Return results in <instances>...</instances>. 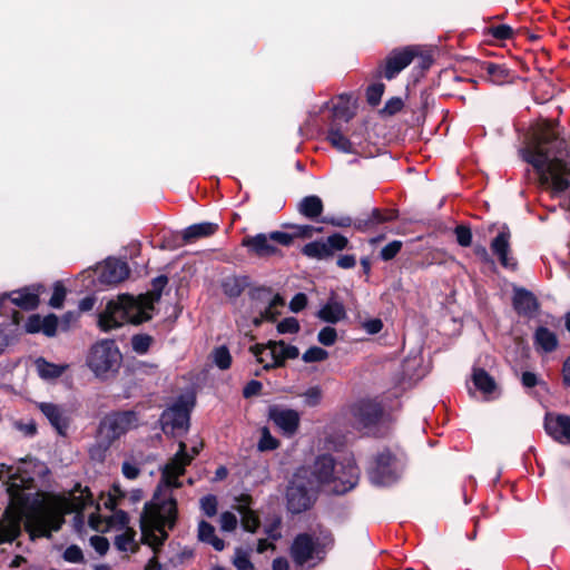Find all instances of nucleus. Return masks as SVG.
<instances>
[{
	"label": "nucleus",
	"mask_w": 570,
	"mask_h": 570,
	"mask_svg": "<svg viewBox=\"0 0 570 570\" xmlns=\"http://www.w3.org/2000/svg\"><path fill=\"white\" fill-rule=\"evenodd\" d=\"M401 472L400 461L390 451L384 450L374 458L368 476L375 485H390L399 479Z\"/></svg>",
	"instance_id": "10"
},
{
	"label": "nucleus",
	"mask_w": 570,
	"mask_h": 570,
	"mask_svg": "<svg viewBox=\"0 0 570 570\" xmlns=\"http://www.w3.org/2000/svg\"><path fill=\"white\" fill-rule=\"evenodd\" d=\"M332 542V537L327 532H322L318 535L299 534L291 547V556L298 566L309 561H321Z\"/></svg>",
	"instance_id": "7"
},
{
	"label": "nucleus",
	"mask_w": 570,
	"mask_h": 570,
	"mask_svg": "<svg viewBox=\"0 0 570 570\" xmlns=\"http://www.w3.org/2000/svg\"><path fill=\"white\" fill-rule=\"evenodd\" d=\"M7 520H0V542L12 541L20 533V518L9 512L6 513Z\"/></svg>",
	"instance_id": "34"
},
{
	"label": "nucleus",
	"mask_w": 570,
	"mask_h": 570,
	"mask_svg": "<svg viewBox=\"0 0 570 570\" xmlns=\"http://www.w3.org/2000/svg\"><path fill=\"white\" fill-rule=\"evenodd\" d=\"M534 344L544 353L554 351L558 346L557 335L547 327H539L534 333Z\"/></svg>",
	"instance_id": "33"
},
{
	"label": "nucleus",
	"mask_w": 570,
	"mask_h": 570,
	"mask_svg": "<svg viewBox=\"0 0 570 570\" xmlns=\"http://www.w3.org/2000/svg\"><path fill=\"white\" fill-rule=\"evenodd\" d=\"M198 539L212 544L217 551H222L225 548L224 541L215 534V528L206 521L198 523Z\"/></svg>",
	"instance_id": "35"
},
{
	"label": "nucleus",
	"mask_w": 570,
	"mask_h": 570,
	"mask_svg": "<svg viewBox=\"0 0 570 570\" xmlns=\"http://www.w3.org/2000/svg\"><path fill=\"white\" fill-rule=\"evenodd\" d=\"M35 364L39 376L43 380L58 379L68 368L67 364L49 363L43 357L37 358Z\"/></svg>",
	"instance_id": "31"
},
{
	"label": "nucleus",
	"mask_w": 570,
	"mask_h": 570,
	"mask_svg": "<svg viewBox=\"0 0 570 570\" xmlns=\"http://www.w3.org/2000/svg\"><path fill=\"white\" fill-rule=\"evenodd\" d=\"M401 248L402 242L393 240L382 248L380 256L383 261H390L396 256Z\"/></svg>",
	"instance_id": "53"
},
{
	"label": "nucleus",
	"mask_w": 570,
	"mask_h": 570,
	"mask_svg": "<svg viewBox=\"0 0 570 570\" xmlns=\"http://www.w3.org/2000/svg\"><path fill=\"white\" fill-rule=\"evenodd\" d=\"M309 470L299 468L294 473L286 492L287 509L292 513H301L311 508L313 504L312 492L316 488H309L308 484Z\"/></svg>",
	"instance_id": "8"
},
{
	"label": "nucleus",
	"mask_w": 570,
	"mask_h": 570,
	"mask_svg": "<svg viewBox=\"0 0 570 570\" xmlns=\"http://www.w3.org/2000/svg\"><path fill=\"white\" fill-rule=\"evenodd\" d=\"M219 523L223 531L232 532L236 529L238 520L234 513L226 511L220 514Z\"/></svg>",
	"instance_id": "51"
},
{
	"label": "nucleus",
	"mask_w": 570,
	"mask_h": 570,
	"mask_svg": "<svg viewBox=\"0 0 570 570\" xmlns=\"http://www.w3.org/2000/svg\"><path fill=\"white\" fill-rule=\"evenodd\" d=\"M295 229L294 234H291L294 237H312L314 233L321 232L322 228H315L311 225H294Z\"/></svg>",
	"instance_id": "59"
},
{
	"label": "nucleus",
	"mask_w": 570,
	"mask_h": 570,
	"mask_svg": "<svg viewBox=\"0 0 570 570\" xmlns=\"http://www.w3.org/2000/svg\"><path fill=\"white\" fill-rule=\"evenodd\" d=\"M63 558L68 562L77 563V562L82 561L83 554L79 547L70 546L65 550Z\"/></svg>",
	"instance_id": "57"
},
{
	"label": "nucleus",
	"mask_w": 570,
	"mask_h": 570,
	"mask_svg": "<svg viewBox=\"0 0 570 570\" xmlns=\"http://www.w3.org/2000/svg\"><path fill=\"white\" fill-rule=\"evenodd\" d=\"M135 535L136 532L132 529L126 528L122 533L116 535V548L120 551H132L135 547Z\"/></svg>",
	"instance_id": "37"
},
{
	"label": "nucleus",
	"mask_w": 570,
	"mask_h": 570,
	"mask_svg": "<svg viewBox=\"0 0 570 570\" xmlns=\"http://www.w3.org/2000/svg\"><path fill=\"white\" fill-rule=\"evenodd\" d=\"M328 356L327 351L318 346L309 347L302 356L305 363L321 362L326 360Z\"/></svg>",
	"instance_id": "45"
},
{
	"label": "nucleus",
	"mask_w": 570,
	"mask_h": 570,
	"mask_svg": "<svg viewBox=\"0 0 570 570\" xmlns=\"http://www.w3.org/2000/svg\"><path fill=\"white\" fill-rule=\"evenodd\" d=\"M41 285L26 287L9 294L11 302L27 311L35 309L39 305V294Z\"/></svg>",
	"instance_id": "21"
},
{
	"label": "nucleus",
	"mask_w": 570,
	"mask_h": 570,
	"mask_svg": "<svg viewBox=\"0 0 570 570\" xmlns=\"http://www.w3.org/2000/svg\"><path fill=\"white\" fill-rule=\"evenodd\" d=\"M337 333L334 327L326 326L318 332L317 340L325 346H331L336 342Z\"/></svg>",
	"instance_id": "50"
},
{
	"label": "nucleus",
	"mask_w": 570,
	"mask_h": 570,
	"mask_svg": "<svg viewBox=\"0 0 570 570\" xmlns=\"http://www.w3.org/2000/svg\"><path fill=\"white\" fill-rule=\"evenodd\" d=\"M66 294H67V291H66L65 286L60 282L55 283L53 293L49 301V305L52 308H61L63 306Z\"/></svg>",
	"instance_id": "44"
},
{
	"label": "nucleus",
	"mask_w": 570,
	"mask_h": 570,
	"mask_svg": "<svg viewBox=\"0 0 570 570\" xmlns=\"http://www.w3.org/2000/svg\"><path fill=\"white\" fill-rule=\"evenodd\" d=\"M92 503L89 490L79 485L68 497L48 495L27 512L26 530L32 539L49 538L52 532L61 528L66 514L71 512L79 514Z\"/></svg>",
	"instance_id": "2"
},
{
	"label": "nucleus",
	"mask_w": 570,
	"mask_h": 570,
	"mask_svg": "<svg viewBox=\"0 0 570 570\" xmlns=\"http://www.w3.org/2000/svg\"><path fill=\"white\" fill-rule=\"evenodd\" d=\"M213 362L220 370H227L232 364V356L226 346H218L213 351Z\"/></svg>",
	"instance_id": "39"
},
{
	"label": "nucleus",
	"mask_w": 570,
	"mask_h": 570,
	"mask_svg": "<svg viewBox=\"0 0 570 570\" xmlns=\"http://www.w3.org/2000/svg\"><path fill=\"white\" fill-rule=\"evenodd\" d=\"M455 236L458 243L463 246L468 247L471 245L472 242V233L469 227L460 225L455 228Z\"/></svg>",
	"instance_id": "55"
},
{
	"label": "nucleus",
	"mask_w": 570,
	"mask_h": 570,
	"mask_svg": "<svg viewBox=\"0 0 570 570\" xmlns=\"http://www.w3.org/2000/svg\"><path fill=\"white\" fill-rule=\"evenodd\" d=\"M13 428L24 436H33L37 433V425L33 420L27 422L14 421Z\"/></svg>",
	"instance_id": "54"
},
{
	"label": "nucleus",
	"mask_w": 570,
	"mask_h": 570,
	"mask_svg": "<svg viewBox=\"0 0 570 570\" xmlns=\"http://www.w3.org/2000/svg\"><path fill=\"white\" fill-rule=\"evenodd\" d=\"M79 313L77 312H67L62 315L61 321L59 322L62 331H68L72 324L78 321Z\"/></svg>",
	"instance_id": "64"
},
{
	"label": "nucleus",
	"mask_w": 570,
	"mask_h": 570,
	"mask_svg": "<svg viewBox=\"0 0 570 570\" xmlns=\"http://www.w3.org/2000/svg\"><path fill=\"white\" fill-rule=\"evenodd\" d=\"M120 362L121 354L111 340H102L95 344L87 357V365L100 379H106L117 372Z\"/></svg>",
	"instance_id": "6"
},
{
	"label": "nucleus",
	"mask_w": 570,
	"mask_h": 570,
	"mask_svg": "<svg viewBox=\"0 0 570 570\" xmlns=\"http://www.w3.org/2000/svg\"><path fill=\"white\" fill-rule=\"evenodd\" d=\"M394 218L393 214H390L387 216L383 215L379 209H373L371 215L365 222H357L355 224V227L358 230H365V228L370 225L380 224L383 222L392 220Z\"/></svg>",
	"instance_id": "41"
},
{
	"label": "nucleus",
	"mask_w": 570,
	"mask_h": 570,
	"mask_svg": "<svg viewBox=\"0 0 570 570\" xmlns=\"http://www.w3.org/2000/svg\"><path fill=\"white\" fill-rule=\"evenodd\" d=\"M233 564L237 570H254V564L250 561V552L243 548L235 549Z\"/></svg>",
	"instance_id": "38"
},
{
	"label": "nucleus",
	"mask_w": 570,
	"mask_h": 570,
	"mask_svg": "<svg viewBox=\"0 0 570 570\" xmlns=\"http://www.w3.org/2000/svg\"><path fill=\"white\" fill-rule=\"evenodd\" d=\"M472 381L474 386L490 401L499 397L500 389L494 379L483 368H474Z\"/></svg>",
	"instance_id": "20"
},
{
	"label": "nucleus",
	"mask_w": 570,
	"mask_h": 570,
	"mask_svg": "<svg viewBox=\"0 0 570 570\" xmlns=\"http://www.w3.org/2000/svg\"><path fill=\"white\" fill-rule=\"evenodd\" d=\"M200 508L208 517H214L217 512V499L215 495H205L200 499Z\"/></svg>",
	"instance_id": "52"
},
{
	"label": "nucleus",
	"mask_w": 570,
	"mask_h": 570,
	"mask_svg": "<svg viewBox=\"0 0 570 570\" xmlns=\"http://www.w3.org/2000/svg\"><path fill=\"white\" fill-rule=\"evenodd\" d=\"M38 407L50 422V424L55 428V430L60 435H66L71 422L70 412L65 406L50 402L39 403Z\"/></svg>",
	"instance_id": "14"
},
{
	"label": "nucleus",
	"mask_w": 570,
	"mask_h": 570,
	"mask_svg": "<svg viewBox=\"0 0 570 570\" xmlns=\"http://www.w3.org/2000/svg\"><path fill=\"white\" fill-rule=\"evenodd\" d=\"M59 326V320L55 314L41 317L42 333L49 337L55 336Z\"/></svg>",
	"instance_id": "46"
},
{
	"label": "nucleus",
	"mask_w": 570,
	"mask_h": 570,
	"mask_svg": "<svg viewBox=\"0 0 570 570\" xmlns=\"http://www.w3.org/2000/svg\"><path fill=\"white\" fill-rule=\"evenodd\" d=\"M491 33L494 38L504 40V39H509L512 37L513 30L508 24H500V26L493 27L491 29Z\"/></svg>",
	"instance_id": "61"
},
{
	"label": "nucleus",
	"mask_w": 570,
	"mask_h": 570,
	"mask_svg": "<svg viewBox=\"0 0 570 570\" xmlns=\"http://www.w3.org/2000/svg\"><path fill=\"white\" fill-rule=\"evenodd\" d=\"M217 224L204 222L188 226L183 233L185 243L213 235L217 230Z\"/></svg>",
	"instance_id": "29"
},
{
	"label": "nucleus",
	"mask_w": 570,
	"mask_h": 570,
	"mask_svg": "<svg viewBox=\"0 0 570 570\" xmlns=\"http://www.w3.org/2000/svg\"><path fill=\"white\" fill-rule=\"evenodd\" d=\"M129 517L122 510H117L109 518L108 521H102L99 515L91 513L89 515V525L96 531H105L109 527H119L120 529L126 530L128 528Z\"/></svg>",
	"instance_id": "23"
},
{
	"label": "nucleus",
	"mask_w": 570,
	"mask_h": 570,
	"mask_svg": "<svg viewBox=\"0 0 570 570\" xmlns=\"http://www.w3.org/2000/svg\"><path fill=\"white\" fill-rule=\"evenodd\" d=\"M327 140L330 144L336 148L338 151L344 154H354L355 148L352 141L337 128L335 125H332L327 132Z\"/></svg>",
	"instance_id": "32"
},
{
	"label": "nucleus",
	"mask_w": 570,
	"mask_h": 570,
	"mask_svg": "<svg viewBox=\"0 0 570 570\" xmlns=\"http://www.w3.org/2000/svg\"><path fill=\"white\" fill-rule=\"evenodd\" d=\"M269 419L288 436L293 435L299 425V414L292 409L272 407Z\"/></svg>",
	"instance_id": "17"
},
{
	"label": "nucleus",
	"mask_w": 570,
	"mask_h": 570,
	"mask_svg": "<svg viewBox=\"0 0 570 570\" xmlns=\"http://www.w3.org/2000/svg\"><path fill=\"white\" fill-rule=\"evenodd\" d=\"M551 142L550 135H542L523 148L521 156L535 169L542 185L561 193L570 186V165L564 159L563 142H556L552 148H548L547 145Z\"/></svg>",
	"instance_id": "4"
},
{
	"label": "nucleus",
	"mask_w": 570,
	"mask_h": 570,
	"mask_svg": "<svg viewBox=\"0 0 570 570\" xmlns=\"http://www.w3.org/2000/svg\"><path fill=\"white\" fill-rule=\"evenodd\" d=\"M348 239L342 234H333L325 240H315L303 247V254L311 258L326 259L332 257L336 252L347 247Z\"/></svg>",
	"instance_id": "12"
},
{
	"label": "nucleus",
	"mask_w": 570,
	"mask_h": 570,
	"mask_svg": "<svg viewBox=\"0 0 570 570\" xmlns=\"http://www.w3.org/2000/svg\"><path fill=\"white\" fill-rule=\"evenodd\" d=\"M297 210L304 217L314 219L322 214L323 202L318 196H306L298 203Z\"/></svg>",
	"instance_id": "30"
},
{
	"label": "nucleus",
	"mask_w": 570,
	"mask_h": 570,
	"mask_svg": "<svg viewBox=\"0 0 570 570\" xmlns=\"http://www.w3.org/2000/svg\"><path fill=\"white\" fill-rule=\"evenodd\" d=\"M284 305V299L278 294L267 299V306L259 311V314L253 317V324L258 327L264 321H275L279 315V308Z\"/></svg>",
	"instance_id": "27"
},
{
	"label": "nucleus",
	"mask_w": 570,
	"mask_h": 570,
	"mask_svg": "<svg viewBox=\"0 0 570 570\" xmlns=\"http://www.w3.org/2000/svg\"><path fill=\"white\" fill-rule=\"evenodd\" d=\"M304 402L308 406H315L320 403L322 399V391L317 386L309 387L304 394Z\"/></svg>",
	"instance_id": "56"
},
{
	"label": "nucleus",
	"mask_w": 570,
	"mask_h": 570,
	"mask_svg": "<svg viewBox=\"0 0 570 570\" xmlns=\"http://www.w3.org/2000/svg\"><path fill=\"white\" fill-rule=\"evenodd\" d=\"M268 362L282 366L286 360H294L299 355V351L294 345H288L284 341H269Z\"/></svg>",
	"instance_id": "19"
},
{
	"label": "nucleus",
	"mask_w": 570,
	"mask_h": 570,
	"mask_svg": "<svg viewBox=\"0 0 570 570\" xmlns=\"http://www.w3.org/2000/svg\"><path fill=\"white\" fill-rule=\"evenodd\" d=\"M90 544L100 556H104L109 549L108 540L101 535L91 537Z\"/></svg>",
	"instance_id": "58"
},
{
	"label": "nucleus",
	"mask_w": 570,
	"mask_h": 570,
	"mask_svg": "<svg viewBox=\"0 0 570 570\" xmlns=\"http://www.w3.org/2000/svg\"><path fill=\"white\" fill-rule=\"evenodd\" d=\"M139 425V419L134 411L111 413L100 422V434L109 442L121 438Z\"/></svg>",
	"instance_id": "11"
},
{
	"label": "nucleus",
	"mask_w": 570,
	"mask_h": 570,
	"mask_svg": "<svg viewBox=\"0 0 570 570\" xmlns=\"http://www.w3.org/2000/svg\"><path fill=\"white\" fill-rule=\"evenodd\" d=\"M484 69L493 83H501L508 76V70L500 65L488 62Z\"/></svg>",
	"instance_id": "42"
},
{
	"label": "nucleus",
	"mask_w": 570,
	"mask_h": 570,
	"mask_svg": "<svg viewBox=\"0 0 570 570\" xmlns=\"http://www.w3.org/2000/svg\"><path fill=\"white\" fill-rule=\"evenodd\" d=\"M317 317L335 324L346 317V312L342 303L332 298L318 311Z\"/></svg>",
	"instance_id": "28"
},
{
	"label": "nucleus",
	"mask_w": 570,
	"mask_h": 570,
	"mask_svg": "<svg viewBox=\"0 0 570 570\" xmlns=\"http://www.w3.org/2000/svg\"><path fill=\"white\" fill-rule=\"evenodd\" d=\"M416 55L417 50L412 47L392 51L386 58L384 77L389 80L393 79L412 62Z\"/></svg>",
	"instance_id": "16"
},
{
	"label": "nucleus",
	"mask_w": 570,
	"mask_h": 570,
	"mask_svg": "<svg viewBox=\"0 0 570 570\" xmlns=\"http://www.w3.org/2000/svg\"><path fill=\"white\" fill-rule=\"evenodd\" d=\"M335 119L350 121L355 116V102L351 97L341 96L338 102L333 108Z\"/></svg>",
	"instance_id": "36"
},
{
	"label": "nucleus",
	"mask_w": 570,
	"mask_h": 570,
	"mask_svg": "<svg viewBox=\"0 0 570 570\" xmlns=\"http://www.w3.org/2000/svg\"><path fill=\"white\" fill-rule=\"evenodd\" d=\"M24 328H26V332H28V333H32V334L39 333V332L42 333L41 316L38 314H33V315L29 316V318L27 320V322L24 324Z\"/></svg>",
	"instance_id": "60"
},
{
	"label": "nucleus",
	"mask_w": 570,
	"mask_h": 570,
	"mask_svg": "<svg viewBox=\"0 0 570 570\" xmlns=\"http://www.w3.org/2000/svg\"><path fill=\"white\" fill-rule=\"evenodd\" d=\"M513 306L519 314L532 316L538 309V302L531 292L519 288L514 292Z\"/></svg>",
	"instance_id": "24"
},
{
	"label": "nucleus",
	"mask_w": 570,
	"mask_h": 570,
	"mask_svg": "<svg viewBox=\"0 0 570 570\" xmlns=\"http://www.w3.org/2000/svg\"><path fill=\"white\" fill-rule=\"evenodd\" d=\"M140 473V469L139 466L136 464V463H132V462H129V461H125L122 463V474L129 479V480H134L136 479Z\"/></svg>",
	"instance_id": "63"
},
{
	"label": "nucleus",
	"mask_w": 570,
	"mask_h": 570,
	"mask_svg": "<svg viewBox=\"0 0 570 570\" xmlns=\"http://www.w3.org/2000/svg\"><path fill=\"white\" fill-rule=\"evenodd\" d=\"M546 432L561 444H570V416L549 413L544 419Z\"/></svg>",
	"instance_id": "15"
},
{
	"label": "nucleus",
	"mask_w": 570,
	"mask_h": 570,
	"mask_svg": "<svg viewBox=\"0 0 570 570\" xmlns=\"http://www.w3.org/2000/svg\"><path fill=\"white\" fill-rule=\"evenodd\" d=\"M307 304V297L304 293H297L289 302V309L294 313L302 311Z\"/></svg>",
	"instance_id": "62"
},
{
	"label": "nucleus",
	"mask_w": 570,
	"mask_h": 570,
	"mask_svg": "<svg viewBox=\"0 0 570 570\" xmlns=\"http://www.w3.org/2000/svg\"><path fill=\"white\" fill-rule=\"evenodd\" d=\"M299 331V323L295 317H286L277 324L279 334H294Z\"/></svg>",
	"instance_id": "48"
},
{
	"label": "nucleus",
	"mask_w": 570,
	"mask_h": 570,
	"mask_svg": "<svg viewBox=\"0 0 570 570\" xmlns=\"http://www.w3.org/2000/svg\"><path fill=\"white\" fill-rule=\"evenodd\" d=\"M510 234L507 230H502L499 235L492 240L491 249L499 257L502 266L507 268H513L515 266V262L513 258L509 257L510 244H509Z\"/></svg>",
	"instance_id": "25"
},
{
	"label": "nucleus",
	"mask_w": 570,
	"mask_h": 570,
	"mask_svg": "<svg viewBox=\"0 0 570 570\" xmlns=\"http://www.w3.org/2000/svg\"><path fill=\"white\" fill-rule=\"evenodd\" d=\"M384 92L383 83H373L367 88L366 98L371 106H376L381 101V98Z\"/></svg>",
	"instance_id": "49"
},
{
	"label": "nucleus",
	"mask_w": 570,
	"mask_h": 570,
	"mask_svg": "<svg viewBox=\"0 0 570 570\" xmlns=\"http://www.w3.org/2000/svg\"><path fill=\"white\" fill-rule=\"evenodd\" d=\"M160 423L166 434L175 436L185 433L189 428L188 409L181 403L174 404L163 412Z\"/></svg>",
	"instance_id": "13"
},
{
	"label": "nucleus",
	"mask_w": 570,
	"mask_h": 570,
	"mask_svg": "<svg viewBox=\"0 0 570 570\" xmlns=\"http://www.w3.org/2000/svg\"><path fill=\"white\" fill-rule=\"evenodd\" d=\"M237 511L239 512L242 519V527L245 531L255 532L259 527V519L250 510V498L248 495H242L237 498Z\"/></svg>",
	"instance_id": "26"
},
{
	"label": "nucleus",
	"mask_w": 570,
	"mask_h": 570,
	"mask_svg": "<svg viewBox=\"0 0 570 570\" xmlns=\"http://www.w3.org/2000/svg\"><path fill=\"white\" fill-rule=\"evenodd\" d=\"M202 446V442H195L189 454L186 443L179 442L177 453L161 470V479L153 499L144 507L140 515L141 539L154 549L165 542L168 530L175 527L177 502L173 489L181 487L178 478L185 473V468L199 453Z\"/></svg>",
	"instance_id": "1"
},
{
	"label": "nucleus",
	"mask_w": 570,
	"mask_h": 570,
	"mask_svg": "<svg viewBox=\"0 0 570 570\" xmlns=\"http://www.w3.org/2000/svg\"><path fill=\"white\" fill-rule=\"evenodd\" d=\"M267 351H269V342L267 344H255L250 347V352L257 362L264 365V368L277 367V364H269Z\"/></svg>",
	"instance_id": "40"
},
{
	"label": "nucleus",
	"mask_w": 570,
	"mask_h": 570,
	"mask_svg": "<svg viewBox=\"0 0 570 570\" xmlns=\"http://www.w3.org/2000/svg\"><path fill=\"white\" fill-rule=\"evenodd\" d=\"M167 282L168 278L161 275L153 281V289L147 294L137 297L122 294L109 301L98 317L100 328L107 332L128 323L140 324L150 320L154 303L160 298Z\"/></svg>",
	"instance_id": "3"
},
{
	"label": "nucleus",
	"mask_w": 570,
	"mask_h": 570,
	"mask_svg": "<svg viewBox=\"0 0 570 570\" xmlns=\"http://www.w3.org/2000/svg\"><path fill=\"white\" fill-rule=\"evenodd\" d=\"M257 446L259 451H272L278 446V441L272 436L267 428H263L261 440Z\"/></svg>",
	"instance_id": "47"
},
{
	"label": "nucleus",
	"mask_w": 570,
	"mask_h": 570,
	"mask_svg": "<svg viewBox=\"0 0 570 570\" xmlns=\"http://www.w3.org/2000/svg\"><path fill=\"white\" fill-rule=\"evenodd\" d=\"M293 243V236L284 232H272L269 234H256L243 239V246L258 257H269L277 255L279 249L277 245L289 246Z\"/></svg>",
	"instance_id": "9"
},
{
	"label": "nucleus",
	"mask_w": 570,
	"mask_h": 570,
	"mask_svg": "<svg viewBox=\"0 0 570 570\" xmlns=\"http://www.w3.org/2000/svg\"><path fill=\"white\" fill-rule=\"evenodd\" d=\"M307 469V466H304ZM309 488L325 485L328 491L343 494L352 490L358 480L360 470L353 456H345L335 462L331 455L318 456L312 466H308Z\"/></svg>",
	"instance_id": "5"
},
{
	"label": "nucleus",
	"mask_w": 570,
	"mask_h": 570,
	"mask_svg": "<svg viewBox=\"0 0 570 570\" xmlns=\"http://www.w3.org/2000/svg\"><path fill=\"white\" fill-rule=\"evenodd\" d=\"M353 412L360 423L364 426H368L379 420L382 414V409L379 403L374 401L362 400L355 404Z\"/></svg>",
	"instance_id": "22"
},
{
	"label": "nucleus",
	"mask_w": 570,
	"mask_h": 570,
	"mask_svg": "<svg viewBox=\"0 0 570 570\" xmlns=\"http://www.w3.org/2000/svg\"><path fill=\"white\" fill-rule=\"evenodd\" d=\"M151 342L153 338L149 335H134L131 338V346L136 353L145 354L149 350Z\"/></svg>",
	"instance_id": "43"
},
{
	"label": "nucleus",
	"mask_w": 570,
	"mask_h": 570,
	"mask_svg": "<svg viewBox=\"0 0 570 570\" xmlns=\"http://www.w3.org/2000/svg\"><path fill=\"white\" fill-rule=\"evenodd\" d=\"M128 276L129 267L126 262L109 258L105 262L99 278L101 283L117 284L125 281Z\"/></svg>",
	"instance_id": "18"
}]
</instances>
